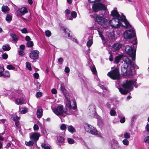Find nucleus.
<instances>
[{
    "label": "nucleus",
    "mask_w": 149,
    "mask_h": 149,
    "mask_svg": "<svg viewBox=\"0 0 149 149\" xmlns=\"http://www.w3.org/2000/svg\"><path fill=\"white\" fill-rule=\"evenodd\" d=\"M74 106L72 107V109L70 110H69L68 107L69 111L67 109H63V105H60L58 106L56 108L52 109L53 112L57 115L58 116H65L66 115H70L72 114L73 113V112L72 111V109L74 110L76 109L77 106L75 103L74 102ZM67 108V107H66Z\"/></svg>",
    "instance_id": "f257e3e1"
},
{
    "label": "nucleus",
    "mask_w": 149,
    "mask_h": 149,
    "mask_svg": "<svg viewBox=\"0 0 149 149\" xmlns=\"http://www.w3.org/2000/svg\"><path fill=\"white\" fill-rule=\"evenodd\" d=\"M136 83V81L135 80H131L126 81L123 83L122 85L124 89L120 88H118L119 91L121 94H126L132 90L133 86Z\"/></svg>",
    "instance_id": "f03ea898"
},
{
    "label": "nucleus",
    "mask_w": 149,
    "mask_h": 149,
    "mask_svg": "<svg viewBox=\"0 0 149 149\" xmlns=\"http://www.w3.org/2000/svg\"><path fill=\"white\" fill-rule=\"evenodd\" d=\"M111 15L113 16L116 17V18H119L122 19L124 23L126 25V27L127 29L131 28V25L126 19L125 17L124 16H120L118 13L116 8H114L113 10L111 12Z\"/></svg>",
    "instance_id": "7ed1b4c3"
},
{
    "label": "nucleus",
    "mask_w": 149,
    "mask_h": 149,
    "mask_svg": "<svg viewBox=\"0 0 149 149\" xmlns=\"http://www.w3.org/2000/svg\"><path fill=\"white\" fill-rule=\"evenodd\" d=\"M94 18L95 21L102 26L106 28L108 26L109 24L107 20L96 14H95L92 17Z\"/></svg>",
    "instance_id": "20e7f679"
},
{
    "label": "nucleus",
    "mask_w": 149,
    "mask_h": 149,
    "mask_svg": "<svg viewBox=\"0 0 149 149\" xmlns=\"http://www.w3.org/2000/svg\"><path fill=\"white\" fill-rule=\"evenodd\" d=\"M123 22L122 19L119 18H113L109 22V24L111 26L114 28H118L122 26L124 27V28H126V25L124 26L122 23Z\"/></svg>",
    "instance_id": "39448f33"
},
{
    "label": "nucleus",
    "mask_w": 149,
    "mask_h": 149,
    "mask_svg": "<svg viewBox=\"0 0 149 149\" xmlns=\"http://www.w3.org/2000/svg\"><path fill=\"white\" fill-rule=\"evenodd\" d=\"M61 90L62 93L65 96V107H68L69 110H71L72 108L71 104L69 98L67 96V91L65 89L63 84H61Z\"/></svg>",
    "instance_id": "423d86ee"
},
{
    "label": "nucleus",
    "mask_w": 149,
    "mask_h": 149,
    "mask_svg": "<svg viewBox=\"0 0 149 149\" xmlns=\"http://www.w3.org/2000/svg\"><path fill=\"white\" fill-rule=\"evenodd\" d=\"M107 75L113 80H118L120 79V74L119 70L117 68H115L111 71L107 73Z\"/></svg>",
    "instance_id": "0eeeda50"
},
{
    "label": "nucleus",
    "mask_w": 149,
    "mask_h": 149,
    "mask_svg": "<svg viewBox=\"0 0 149 149\" xmlns=\"http://www.w3.org/2000/svg\"><path fill=\"white\" fill-rule=\"evenodd\" d=\"M85 129L86 131L89 132L92 134L99 137L101 136L100 133L96 130L94 127L90 125H86L85 126Z\"/></svg>",
    "instance_id": "6e6552de"
},
{
    "label": "nucleus",
    "mask_w": 149,
    "mask_h": 149,
    "mask_svg": "<svg viewBox=\"0 0 149 149\" xmlns=\"http://www.w3.org/2000/svg\"><path fill=\"white\" fill-rule=\"evenodd\" d=\"M125 52L132 58V60H134L135 59V51H134L132 47L127 45L125 47Z\"/></svg>",
    "instance_id": "1a4fd4ad"
},
{
    "label": "nucleus",
    "mask_w": 149,
    "mask_h": 149,
    "mask_svg": "<svg viewBox=\"0 0 149 149\" xmlns=\"http://www.w3.org/2000/svg\"><path fill=\"white\" fill-rule=\"evenodd\" d=\"M135 36L134 30L133 28L131 29L127 30L124 33V37L125 39H130Z\"/></svg>",
    "instance_id": "9d476101"
},
{
    "label": "nucleus",
    "mask_w": 149,
    "mask_h": 149,
    "mask_svg": "<svg viewBox=\"0 0 149 149\" xmlns=\"http://www.w3.org/2000/svg\"><path fill=\"white\" fill-rule=\"evenodd\" d=\"M123 60L124 62V65H126L127 66L129 67L131 66L134 69L139 68L138 67L134 64L127 57L124 56L123 58Z\"/></svg>",
    "instance_id": "9b49d317"
},
{
    "label": "nucleus",
    "mask_w": 149,
    "mask_h": 149,
    "mask_svg": "<svg viewBox=\"0 0 149 149\" xmlns=\"http://www.w3.org/2000/svg\"><path fill=\"white\" fill-rule=\"evenodd\" d=\"M93 10L95 12H97L100 10H106L107 8L105 5L100 3L93 4L92 6Z\"/></svg>",
    "instance_id": "f8f14e48"
},
{
    "label": "nucleus",
    "mask_w": 149,
    "mask_h": 149,
    "mask_svg": "<svg viewBox=\"0 0 149 149\" xmlns=\"http://www.w3.org/2000/svg\"><path fill=\"white\" fill-rule=\"evenodd\" d=\"M39 52L38 50H33L30 53V57L34 60L37 59L38 57Z\"/></svg>",
    "instance_id": "ddd939ff"
},
{
    "label": "nucleus",
    "mask_w": 149,
    "mask_h": 149,
    "mask_svg": "<svg viewBox=\"0 0 149 149\" xmlns=\"http://www.w3.org/2000/svg\"><path fill=\"white\" fill-rule=\"evenodd\" d=\"M88 113L90 116L93 115L95 113V106L93 104H91L88 107Z\"/></svg>",
    "instance_id": "4468645a"
},
{
    "label": "nucleus",
    "mask_w": 149,
    "mask_h": 149,
    "mask_svg": "<svg viewBox=\"0 0 149 149\" xmlns=\"http://www.w3.org/2000/svg\"><path fill=\"white\" fill-rule=\"evenodd\" d=\"M122 45L120 43L114 44L112 47V50L113 51H116L119 50L122 47Z\"/></svg>",
    "instance_id": "2eb2a0df"
},
{
    "label": "nucleus",
    "mask_w": 149,
    "mask_h": 149,
    "mask_svg": "<svg viewBox=\"0 0 149 149\" xmlns=\"http://www.w3.org/2000/svg\"><path fill=\"white\" fill-rule=\"evenodd\" d=\"M40 135L38 133H33L31 135L30 137L31 139L34 141H37L38 140Z\"/></svg>",
    "instance_id": "dca6fc26"
},
{
    "label": "nucleus",
    "mask_w": 149,
    "mask_h": 149,
    "mask_svg": "<svg viewBox=\"0 0 149 149\" xmlns=\"http://www.w3.org/2000/svg\"><path fill=\"white\" fill-rule=\"evenodd\" d=\"M19 12L22 15H24L28 13L27 9L25 7H22L18 9Z\"/></svg>",
    "instance_id": "f3484780"
},
{
    "label": "nucleus",
    "mask_w": 149,
    "mask_h": 149,
    "mask_svg": "<svg viewBox=\"0 0 149 149\" xmlns=\"http://www.w3.org/2000/svg\"><path fill=\"white\" fill-rule=\"evenodd\" d=\"M15 104L19 105L22 104L24 102L23 99L22 98H17L16 100H15Z\"/></svg>",
    "instance_id": "a211bd4d"
},
{
    "label": "nucleus",
    "mask_w": 149,
    "mask_h": 149,
    "mask_svg": "<svg viewBox=\"0 0 149 149\" xmlns=\"http://www.w3.org/2000/svg\"><path fill=\"white\" fill-rule=\"evenodd\" d=\"M37 117L40 118L42 115V111L41 108H39L37 110Z\"/></svg>",
    "instance_id": "6ab92c4d"
},
{
    "label": "nucleus",
    "mask_w": 149,
    "mask_h": 149,
    "mask_svg": "<svg viewBox=\"0 0 149 149\" xmlns=\"http://www.w3.org/2000/svg\"><path fill=\"white\" fill-rule=\"evenodd\" d=\"M123 57V54H120L116 56L114 61L115 63L118 64Z\"/></svg>",
    "instance_id": "aec40b11"
},
{
    "label": "nucleus",
    "mask_w": 149,
    "mask_h": 149,
    "mask_svg": "<svg viewBox=\"0 0 149 149\" xmlns=\"http://www.w3.org/2000/svg\"><path fill=\"white\" fill-rule=\"evenodd\" d=\"M10 9L6 6H3L1 7V10L4 13H7L9 11Z\"/></svg>",
    "instance_id": "412c9836"
},
{
    "label": "nucleus",
    "mask_w": 149,
    "mask_h": 149,
    "mask_svg": "<svg viewBox=\"0 0 149 149\" xmlns=\"http://www.w3.org/2000/svg\"><path fill=\"white\" fill-rule=\"evenodd\" d=\"M68 130L70 132L72 133L76 132L75 128L72 125L69 126L68 127Z\"/></svg>",
    "instance_id": "4be33fe9"
},
{
    "label": "nucleus",
    "mask_w": 149,
    "mask_h": 149,
    "mask_svg": "<svg viewBox=\"0 0 149 149\" xmlns=\"http://www.w3.org/2000/svg\"><path fill=\"white\" fill-rule=\"evenodd\" d=\"M129 67L127 66H126V65H124V66L121 68V72H123V73L124 74V75L125 74L126 72H127V68H128V67Z\"/></svg>",
    "instance_id": "5701e85b"
},
{
    "label": "nucleus",
    "mask_w": 149,
    "mask_h": 149,
    "mask_svg": "<svg viewBox=\"0 0 149 149\" xmlns=\"http://www.w3.org/2000/svg\"><path fill=\"white\" fill-rule=\"evenodd\" d=\"M10 36L12 37L13 40L15 42H17L18 39V37L14 33H10Z\"/></svg>",
    "instance_id": "b1692460"
},
{
    "label": "nucleus",
    "mask_w": 149,
    "mask_h": 149,
    "mask_svg": "<svg viewBox=\"0 0 149 149\" xmlns=\"http://www.w3.org/2000/svg\"><path fill=\"white\" fill-rule=\"evenodd\" d=\"M2 49L4 51H8L10 49V47L9 45L6 44L3 46Z\"/></svg>",
    "instance_id": "393cba45"
},
{
    "label": "nucleus",
    "mask_w": 149,
    "mask_h": 149,
    "mask_svg": "<svg viewBox=\"0 0 149 149\" xmlns=\"http://www.w3.org/2000/svg\"><path fill=\"white\" fill-rule=\"evenodd\" d=\"M130 67H129V68L128 67L127 72L125 74V75H127L128 76H130L132 75V71L130 69Z\"/></svg>",
    "instance_id": "a878e982"
},
{
    "label": "nucleus",
    "mask_w": 149,
    "mask_h": 149,
    "mask_svg": "<svg viewBox=\"0 0 149 149\" xmlns=\"http://www.w3.org/2000/svg\"><path fill=\"white\" fill-rule=\"evenodd\" d=\"M33 141L32 140L30 141L29 142L25 141V144L28 146H32L33 145Z\"/></svg>",
    "instance_id": "bb28decb"
},
{
    "label": "nucleus",
    "mask_w": 149,
    "mask_h": 149,
    "mask_svg": "<svg viewBox=\"0 0 149 149\" xmlns=\"http://www.w3.org/2000/svg\"><path fill=\"white\" fill-rule=\"evenodd\" d=\"M12 17L11 15L9 14H7V15L6 19L7 22H9L11 21L12 19Z\"/></svg>",
    "instance_id": "cd10ccee"
},
{
    "label": "nucleus",
    "mask_w": 149,
    "mask_h": 149,
    "mask_svg": "<svg viewBox=\"0 0 149 149\" xmlns=\"http://www.w3.org/2000/svg\"><path fill=\"white\" fill-rule=\"evenodd\" d=\"M33 45V42L32 41H27L26 43V45L29 47H31Z\"/></svg>",
    "instance_id": "c85d7f7f"
},
{
    "label": "nucleus",
    "mask_w": 149,
    "mask_h": 149,
    "mask_svg": "<svg viewBox=\"0 0 149 149\" xmlns=\"http://www.w3.org/2000/svg\"><path fill=\"white\" fill-rule=\"evenodd\" d=\"M124 138L125 139H128L130 138V135L129 133H128L127 132H125L124 134Z\"/></svg>",
    "instance_id": "c756f323"
},
{
    "label": "nucleus",
    "mask_w": 149,
    "mask_h": 149,
    "mask_svg": "<svg viewBox=\"0 0 149 149\" xmlns=\"http://www.w3.org/2000/svg\"><path fill=\"white\" fill-rule=\"evenodd\" d=\"M6 68L7 69L10 70H15V68L12 65H9L7 66Z\"/></svg>",
    "instance_id": "7c9ffc66"
},
{
    "label": "nucleus",
    "mask_w": 149,
    "mask_h": 149,
    "mask_svg": "<svg viewBox=\"0 0 149 149\" xmlns=\"http://www.w3.org/2000/svg\"><path fill=\"white\" fill-rule=\"evenodd\" d=\"M41 147L44 149H50L49 146H46L45 143H43L41 144Z\"/></svg>",
    "instance_id": "2f4dec72"
},
{
    "label": "nucleus",
    "mask_w": 149,
    "mask_h": 149,
    "mask_svg": "<svg viewBox=\"0 0 149 149\" xmlns=\"http://www.w3.org/2000/svg\"><path fill=\"white\" fill-rule=\"evenodd\" d=\"M68 142L70 144H73L74 143V140L71 138H69L68 139Z\"/></svg>",
    "instance_id": "473e14b6"
},
{
    "label": "nucleus",
    "mask_w": 149,
    "mask_h": 149,
    "mask_svg": "<svg viewBox=\"0 0 149 149\" xmlns=\"http://www.w3.org/2000/svg\"><path fill=\"white\" fill-rule=\"evenodd\" d=\"M26 67L30 70H32V68L31 67V65L30 63L29 62H27L26 63Z\"/></svg>",
    "instance_id": "72a5a7b5"
},
{
    "label": "nucleus",
    "mask_w": 149,
    "mask_h": 149,
    "mask_svg": "<svg viewBox=\"0 0 149 149\" xmlns=\"http://www.w3.org/2000/svg\"><path fill=\"white\" fill-rule=\"evenodd\" d=\"M110 114L111 116H115L116 115V112L115 110L112 109L110 111Z\"/></svg>",
    "instance_id": "f704fd0d"
},
{
    "label": "nucleus",
    "mask_w": 149,
    "mask_h": 149,
    "mask_svg": "<svg viewBox=\"0 0 149 149\" xmlns=\"http://www.w3.org/2000/svg\"><path fill=\"white\" fill-rule=\"evenodd\" d=\"M57 140L60 142H63L64 141L63 138L61 136H59L57 137Z\"/></svg>",
    "instance_id": "c9c22d12"
},
{
    "label": "nucleus",
    "mask_w": 149,
    "mask_h": 149,
    "mask_svg": "<svg viewBox=\"0 0 149 149\" xmlns=\"http://www.w3.org/2000/svg\"><path fill=\"white\" fill-rule=\"evenodd\" d=\"M19 111L20 112V113L21 114H24L26 113L27 112V109L26 108L25 109H23L22 110H21L20 108L19 109Z\"/></svg>",
    "instance_id": "e433bc0d"
},
{
    "label": "nucleus",
    "mask_w": 149,
    "mask_h": 149,
    "mask_svg": "<svg viewBox=\"0 0 149 149\" xmlns=\"http://www.w3.org/2000/svg\"><path fill=\"white\" fill-rule=\"evenodd\" d=\"M123 143L126 146H127L129 144V141L126 139H124L123 141Z\"/></svg>",
    "instance_id": "4c0bfd02"
},
{
    "label": "nucleus",
    "mask_w": 149,
    "mask_h": 149,
    "mask_svg": "<svg viewBox=\"0 0 149 149\" xmlns=\"http://www.w3.org/2000/svg\"><path fill=\"white\" fill-rule=\"evenodd\" d=\"M93 44V41L92 40H89L87 43V46L88 47H90Z\"/></svg>",
    "instance_id": "58836bf2"
},
{
    "label": "nucleus",
    "mask_w": 149,
    "mask_h": 149,
    "mask_svg": "<svg viewBox=\"0 0 149 149\" xmlns=\"http://www.w3.org/2000/svg\"><path fill=\"white\" fill-rule=\"evenodd\" d=\"M60 128L62 130H66L67 127L65 124H63L61 125Z\"/></svg>",
    "instance_id": "ea45409f"
},
{
    "label": "nucleus",
    "mask_w": 149,
    "mask_h": 149,
    "mask_svg": "<svg viewBox=\"0 0 149 149\" xmlns=\"http://www.w3.org/2000/svg\"><path fill=\"white\" fill-rule=\"evenodd\" d=\"M3 75L4 77H9L10 74L8 71H6L3 74Z\"/></svg>",
    "instance_id": "a19ab883"
},
{
    "label": "nucleus",
    "mask_w": 149,
    "mask_h": 149,
    "mask_svg": "<svg viewBox=\"0 0 149 149\" xmlns=\"http://www.w3.org/2000/svg\"><path fill=\"white\" fill-rule=\"evenodd\" d=\"M45 33L46 36L47 37H49L51 36V33L49 30H47L45 32Z\"/></svg>",
    "instance_id": "79ce46f5"
},
{
    "label": "nucleus",
    "mask_w": 149,
    "mask_h": 149,
    "mask_svg": "<svg viewBox=\"0 0 149 149\" xmlns=\"http://www.w3.org/2000/svg\"><path fill=\"white\" fill-rule=\"evenodd\" d=\"M71 16L73 18H75L77 17V13L74 11H72L71 13Z\"/></svg>",
    "instance_id": "37998d69"
},
{
    "label": "nucleus",
    "mask_w": 149,
    "mask_h": 149,
    "mask_svg": "<svg viewBox=\"0 0 149 149\" xmlns=\"http://www.w3.org/2000/svg\"><path fill=\"white\" fill-rule=\"evenodd\" d=\"M42 95V93L41 92H38L37 93L36 96L37 98L41 97Z\"/></svg>",
    "instance_id": "c03bdc74"
},
{
    "label": "nucleus",
    "mask_w": 149,
    "mask_h": 149,
    "mask_svg": "<svg viewBox=\"0 0 149 149\" xmlns=\"http://www.w3.org/2000/svg\"><path fill=\"white\" fill-rule=\"evenodd\" d=\"M111 149H121L120 148L118 145L113 146Z\"/></svg>",
    "instance_id": "a18cd8bd"
},
{
    "label": "nucleus",
    "mask_w": 149,
    "mask_h": 149,
    "mask_svg": "<svg viewBox=\"0 0 149 149\" xmlns=\"http://www.w3.org/2000/svg\"><path fill=\"white\" fill-rule=\"evenodd\" d=\"M18 53L19 55L22 56L25 54V53L23 50H19L18 51Z\"/></svg>",
    "instance_id": "49530a36"
},
{
    "label": "nucleus",
    "mask_w": 149,
    "mask_h": 149,
    "mask_svg": "<svg viewBox=\"0 0 149 149\" xmlns=\"http://www.w3.org/2000/svg\"><path fill=\"white\" fill-rule=\"evenodd\" d=\"M34 131H38L39 130V128L38 125L37 124H35L33 127Z\"/></svg>",
    "instance_id": "de8ad7c7"
},
{
    "label": "nucleus",
    "mask_w": 149,
    "mask_h": 149,
    "mask_svg": "<svg viewBox=\"0 0 149 149\" xmlns=\"http://www.w3.org/2000/svg\"><path fill=\"white\" fill-rule=\"evenodd\" d=\"M15 125L17 128H19L20 127V124L17 121H16L15 122Z\"/></svg>",
    "instance_id": "09e8293b"
},
{
    "label": "nucleus",
    "mask_w": 149,
    "mask_h": 149,
    "mask_svg": "<svg viewBox=\"0 0 149 149\" xmlns=\"http://www.w3.org/2000/svg\"><path fill=\"white\" fill-rule=\"evenodd\" d=\"M2 56L3 59H6L8 57V55L6 53H5L2 54Z\"/></svg>",
    "instance_id": "8fccbe9b"
},
{
    "label": "nucleus",
    "mask_w": 149,
    "mask_h": 149,
    "mask_svg": "<svg viewBox=\"0 0 149 149\" xmlns=\"http://www.w3.org/2000/svg\"><path fill=\"white\" fill-rule=\"evenodd\" d=\"M21 31L22 33H28L27 30L26 28L22 29Z\"/></svg>",
    "instance_id": "3c124183"
},
{
    "label": "nucleus",
    "mask_w": 149,
    "mask_h": 149,
    "mask_svg": "<svg viewBox=\"0 0 149 149\" xmlns=\"http://www.w3.org/2000/svg\"><path fill=\"white\" fill-rule=\"evenodd\" d=\"M91 71L94 74H95L96 73V70L95 68L94 67H92L91 68Z\"/></svg>",
    "instance_id": "603ef678"
},
{
    "label": "nucleus",
    "mask_w": 149,
    "mask_h": 149,
    "mask_svg": "<svg viewBox=\"0 0 149 149\" xmlns=\"http://www.w3.org/2000/svg\"><path fill=\"white\" fill-rule=\"evenodd\" d=\"M13 120H14L19 119L20 118L18 117L17 115L15 114L13 116Z\"/></svg>",
    "instance_id": "864d4df0"
},
{
    "label": "nucleus",
    "mask_w": 149,
    "mask_h": 149,
    "mask_svg": "<svg viewBox=\"0 0 149 149\" xmlns=\"http://www.w3.org/2000/svg\"><path fill=\"white\" fill-rule=\"evenodd\" d=\"M144 141L145 143L149 142V136L145 138L144 140Z\"/></svg>",
    "instance_id": "5fc2aeb1"
},
{
    "label": "nucleus",
    "mask_w": 149,
    "mask_h": 149,
    "mask_svg": "<svg viewBox=\"0 0 149 149\" xmlns=\"http://www.w3.org/2000/svg\"><path fill=\"white\" fill-rule=\"evenodd\" d=\"M52 93V94H56L57 93L56 90L55 88H53L51 90Z\"/></svg>",
    "instance_id": "6e6d98bb"
},
{
    "label": "nucleus",
    "mask_w": 149,
    "mask_h": 149,
    "mask_svg": "<svg viewBox=\"0 0 149 149\" xmlns=\"http://www.w3.org/2000/svg\"><path fill=\"white\" fill-rule=\"evenodd\" d=\"M63 60L62 58H60L58 59V61L59 63L61 64H62Z\"/></svg>",
    "instance_id": "4d7b16f0"
},
{
    "label": "nucleus",
    "mask_w": 149,
    "mask_h": 149,
    "mask_svg": "<svg viewBox=\"0 0 149 149\" xmlns=\"http://www.w3.org/2000/svg\"><path fill=\"white\" fill-rule=\"evenodd\" d=\"M125 117H123L120 120V122L121 123H124L125 122Z\"/></svg>",
    "instance_id": "13d9d810"
},
{
    "label": "nucleus",
    "mask_w": 149,
    "mask_h": 149,
    "mask_svg": "<svg viewBox=\"0 0 149 149\" xmlns=\"http://www.w3.org/2000/svg\"><path fill=\"white\" fill-rule=\"evenodd\" d=\"M20 49L22 50H23L25 48V46L24 45H21L19 46Z\"/></svg>",
    "instance_id": "bf43d9fd"
},
{
    "label": "nucleus",
    "mask_w": 149,
    "mask_h": 149,
    "mask_svg": "<svg viewBox=\"0 0 149 149\" xmlns=\"http://www.w3.org/2000/svg\"><path fill=\"white\" fill-rule=\"evenodd\" d=\"M65 72L66 73H68L70 72V69L68 67H66L65 69Z\"/></svg>",
    "instance_id": "052dcab7"
},
{
    "label": "nucleus",
    "mask_w": 149,
    "mask_h": 149,
    "mask_svg": "<svg viewBox=\"0 0 149 149\" xmlns=\"http://www.w3.org/2000/svg\"><path fill=\"white\" fill-rule=\"evenodd\" d=\"M98 32L99 33V34L102 40L104 39V36L102 35V33L100 32L99 31H98Z\"/></svg>",
    "instance_id": "680f3d73"
},
{
    "label": "nucleus",
    "mask_w": 149,
    "mask_h": 149,
    "mask_svg": "<svg viewBox=\"0 0 149 149\" xmlns=\"http://www.w3.org/2000/svg\"><path fill=\"white\" fill-rule=\"evenodd\" d=\"M66 29H64V32H65L66 34H68V36L69 38L71 39L72 38V37L70 36V34L69 33H67L66 31Z\"/></svg>",
    "instance_id": "e2e57ef3"
},
{
    "label": "nucleus",
    "mask_w": 149,
    "mask_h": 149,
    "mask_svg": "<svg viewBox=\"0 0 149 149\" xmlns=\"http://www.w3.org/2000/svg\"><path fill=\"white\" fill-rule=\"evenodd\" d=\"M34 76L35 78L36 79H38L39 77V74L38 73L36 72L34 73Z\"/></svg>",
    "instance_id": "0e129e2a"
},
{
    "label": "nucleus",
    "mask_w": 149,
    "mask_h": 149,
    "mask_svg": "<svg viewBox=\"0 0 149 149\" xmlns=\"http://www.w3.org/2000/svg\"><path fill=\"white\" fill-rule=\"evenodd\" d=\"M113 55L111 54H110L109 57V60L111 61H113Z\"/></svg>",
    "instance_id": "69168bd1"
},
{
    "label": "nucleus",
    "mask_w": 149,
    "mask_h": 149,
    "mask_svg": "<svg viewBox=\"0 0 149 149\" xmlns=\"http://www.w3.org/2000/svg\"><path fill=\"white\" fill-rule=\"evenodd\" d=\"M25 39L26 40L28 41H30L31 39L28 36H26L25 38Z\"/></svg>",
    "instance_id": "338daca9"
},
{
    "label": "nucleus",
    "mask_w": 149,
    "mask_h": 149,
    "mask_svg": "<svg viewBox=\"0 0 149 149\" xmlns=\"http://www.w3.org/2000/svg\"><path fill=\"white\" fill-rule=\"evenodd\" d=\"M146 130L148 132H149V124H147L146 127Z\"/></svg>",
    "instance_id": "774afa93"
}]
</instances>
